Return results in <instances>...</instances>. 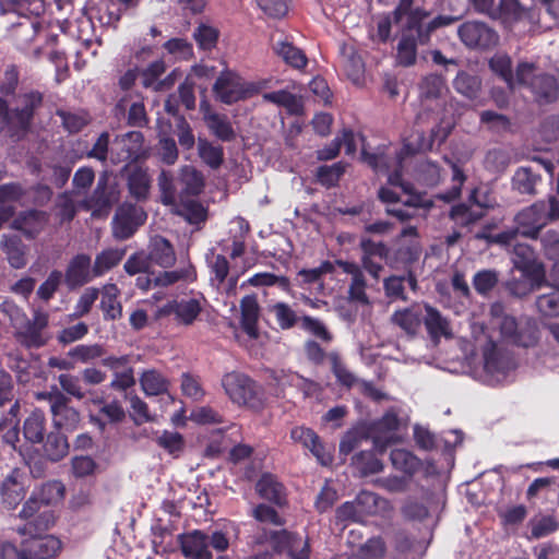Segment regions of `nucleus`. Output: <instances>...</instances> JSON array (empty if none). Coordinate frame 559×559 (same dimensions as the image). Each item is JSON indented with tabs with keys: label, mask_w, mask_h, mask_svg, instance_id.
Segmentation results:
<instances>
[{
	"label": "nucleus",
	"mask_w": 559,
	"mask_h": 559,
	"mask_svg": "<svg viewBox=\"0 0 559 559\" xmlns=\"http://www.w3.org/2000/svg\"><path fill=\"white\" fill-rule=\"evenodd\" d=\"M41 104V94L34 91L17 95L13 107H9L8 102L0 97V122L13 141H21L27 135L35 110Z\"/></svg>",
	"instance_id": "f257e3e1"
},
{
	"label": "nucleus",
	"mask_w": 559,
	"mask_h": 559,
	"mask_svg": "<svg viewBox=\"0 0 559 559\" xmlns=\"http://www.w3.org/2000/svg\"><path fill=\"white\" fill-rule=\"evenodd\" d=\"M546 202L537 201L522 209L514 217L515 227L504 230L496 236V241L511 245L520 234L526 238L536 239L540 230L547 225Z\"/></svg>",
	"instance_id": "f03ea898"
},
{
	"label": "nucleus",
	"mask_w": 559,
	"mask_h": 559,
	"mask_svg": "<svg viewBox=\"0 0 559 559\" xmlns=\"http://www.w3.org/2000/svg\"><path fill=\"white\" fill-rule=\"evenodd\" d=\"M394 24L399 27L400 41L397 44L396 61L403 67L416 62L417 46L426 45L429 40L419 38L421 31L417 26L416 15L399 14L397 5L393 11Z\"/></svg>",
	"instance_id": "7ed1b4c3"
},
{
	"label": "nucleus",
	"mask_w": 559,
	"mask_h": 559,
	"mask_svg": "<svg viewBox=\"0 0 559 559\" xmlns=\"http://www.w3.org/2000/svg\"><path fill=\"white\" fill-rule=\"evenodd\" d=\"M49 313L40 308L33 309L32 318L26 317L13 332L16 342L27 349H38L50 340L48 332Z\"/></svg>",
	"instance_id": "20e7f679"
},
{
	"label": "nucleus",
	"mask_w": 559,
	"mask_h": 559,
	"mask_svg": "<svg viewBox=\"0 0 559 559\" xmlns=\"http://www.w3.org/2000/svg\"><path fill=\"white\" fill-rule=\"evenodd\" d=\"M260 90V84L246 82L231 70L223 71L213 85L216 97L227 105L252 97L258 94Z\"/></svg>",
	"instance_id": "39448f33"
},
{
	"label": "nucleus",
	"mask_w": 559,
	"mask_h": 559,
	"mask_svg": "<svg viewBox=\"0 0 559 559\" xmlns=\"http://www.w3.org/2000/svg\"><path fill=\"white\" fill-rule=\"evenodd\" d=\"M61 549V542L52 536H33L23 550L12 544H4L1 549V559H50Z\"/></svg>",
	"instance_id": "423d86ee"
},
{
	"label": "nucleus",
	"mask_w": 559,
	"mask_h": 559,
	"mask_svg": "<svg viewBox=\"0 0 559 559\" xmlns=\"http://www.w3.org/2000/svg\"><path fill=\"white\" fill-rule=\"evenodd\" d=\"M483 356L485 371L491 384L506 381L516 368L512 354L492 341L484 346Z\"/></svg>",
	"instance_id": "0eeeda50"
},
{
	"label": "nucleus",
	"mask_w": 559,
	"mask_h": 559,
	"mask_svg": "<svg viewBox=\"0 0 559 559\" xmlns=\"http://www.w3.org/2000/svg\"><path fill=\"white\" fill-rule=\"evenodd\" d=\"M222 385L235 404L257 407L261 403L259 386L245 373L237 371L226 373L222 379Z\"/></svg>",
	"instance_id": "6e6552de"
},
{
	"label": "nucleus",
	"mask_w": 559,
	"mask_h": 559,
	"mask_svg": "<svg viewBox=\"0 0 559 559\" xmlns=\"http://www.w3.org/2000/svg\"><path fill=\"white\" fill-rule=\"evenodd\" d=\"M147 218L146 213L140 206L131 203L121 204L112 219V236L117 240H127L131 238L138 228L142 226Z\"/></svg>",
	"instance_id": "1a4fd4ad"
},
{
	"label": "nucleus",
	"mask_w": 559,
	"mask_h": 559,
	"mask_svg": "<svg viewBox=\"0 0 559 559\" xmlns=\"http://www.w3.org/2000/svg\"><path fill=\"white\" fill-rule=\"evenodd\" d=\"M503 337L512 343L530 347L537 342V329L534 320L530 318H520L519 320L512 316H504L502 320L496 322Z\"/></svg>",
	"instance_id": "9d476101"
},
{
	"label": "nucleus",
	"mask_w": 559,
	"mask_h": 559,
	"mask_svg": "<svg viewBox=\"0 0 559 559\" xmlns=\"http://www.w3.org/2000/svg\"><path fill=\"white\" fill-rule=\"evenodd\" d=\"M461 41L468 48L490 49L499 41L497 32L484 22L468 21L457 28Z\"/></svg>",
	"instance_id": "9b49d317"
},
{
	"label": "nucleus",
	"mask_w": 559,
	"mask_h": 559,
	"mask_svg": "<svg viewBox=\"0 0 559 559\" xmlns=\"http://www.w3.org/2000/svg\"><path fill=\"white\" fill-rule=\"evenodd\" d=\"M119 200V191L116 183H109L107 173H103L97 185L88 199H86V207L92 210L94 216H107L111 207Z\"/></svg>",
	"instance_id": "f8f14e48"
},
{
	"label": "nucleus",
	"mask_w": 559,
	"mask_h": 559,
	"mask_svg": "<svg viewBox=\"0 0 559 559\" xmlns=\"http://www.w3.org/2000/svg\"><path fill=\"white\" fill-rule=\"evenodd\" d=\"M143 134L140 131H130L117 135L110 147V162L114 165L138 160L143 153Z\"/></svg>",
	"instance_id": "ddd939ff"
},
{
	"label": "nucleus",
	"mask_w": 559,
	"mask_h": 559,
	"mask_svg": "<svg viewBox=\"0 0 559 559\" xmlns=\"http://www.w3.org/2000/svg\"><path fill=\"white\" fill-rule=\"evenodd\" d=\"M397 12L399 14L405 13L409 16L416 15V19L418 20L417 26L421 31L419 38L424 40H430V36L433 31L439 27L450 25L457 20V17L454 16L439 15L427 21L429 13L419 7H414V0H400L397 3Z\"/></svg>",
	"instance_id": "4468645a"
},
{
	"label": "nucleus",
	"mask_w": 559,
	"mask_h": 559,
	"mask_svg": "<svg viewBox=\"0 0 559 559\" xmlns=\"http://www.w3.org/2000/svg\"><path fill=\"white\" fill-rule=\"evenodd\" d=\"M359 248L361 250V266L373 278L378 280L383 270L382 261L389 254L388 247L381 241L376 242L369 237L362 236L359 241Z\"/></svg>",
	"instance_id": "2eb2a0df"
},
{
	"label": "nucleus",
	"mask_w": 559,
	"mask_h": 559,
	"mask_svg": "<svg viewBox=\"0 0 559 559\" xmlns=\"http://www.w3.org/2000/svg\"><path fill=\"white\" fill-rule=\"evenodd\" d=\"M201 311L202 306L195 298L175 299L162 306L157 311V316L159 318L174 316L178 323L191 325Z\"/></svg>",
	"instance_id": "dca6fc26"
},
{
	"label": "nucleus",
	"mask_w": 559,
	"mask_h": 559,
	"mask_svg": "<svg viewBox=\"0 0 559 559\" xmlns=\"http://www.w3.org/2000/svg\"><path fill=\"white\" fill-rule=\"evenodd\" d=\"M26 474L20 468H13L2 480L0 495L2 502L9 509H15L26 495Z\"/></svg>",
	"instance_id": "f3484780"
},
{
	"label": "nucleus",
	"mask_w": 559,
	"mask_h": 559,
	"mask_svg": "<svg viewBox=\"0 0 559 559\" xmlns=\"http://www.w3.org/2000/svg\"><path fill=\"white\" fill-rule=\"evenodd\" d=\"M52 420L57 428L74 430L80 423V413L69 405V400L62 393L49 394Z\"/></svg>",
	"instance_id": "a211bd4d"
},
{
	"label": "nucleus",
	"mask_w": 559,
	"mask_h": 559,
	"mask_svg": "<svg viewBox=\"0 0 559 559\" xmlns=\"http://www.w3.org/2000/svg\"><path fill=\"white\" fill-rule=\"evenodd\" d=\"M49 222L45 211L28 210L21 212L12 222L11 227L21 231L26 238L33 239L39 235Z\"/></svg>",
	"instance_id": "6ab92c4d"
},
{
	"label": "nucleus",
	"mask_w": 559,
	"mask_h": 559,
	"mask_svg": "<svg viewBox=\"0 0 559 559\" xmlns=\"http://www.w3.org/2000/svg\"><path fill=\"white\" fill-rule=\"evenodd\" d=\"M179 543L183 556L188 559H212L209 550V535L201 531H193L179 535Z\"/></svg>",
	"instance_id": "aec40b11"
},
{
	"label": "nucleus",
	"mask_w": 559,
	"mask_h": 559,
	"mask_svg": "<svg viewBox=\"0 0 559 559\" xmlns=\"http://www.w3.org/2000/svg\"><path fill=\"white\" fill-rule=\"evenodd\" d=\"M272 49L278 58L294 69L302 70L308 63L305 52L286 37L273 39Z\"/></svg>",
	"instance_id": "412c9836"
},
{
	"label": "nucleus",
	"mask_w": 559,
	"mask_h": 559,
	"mask_svg": "<svg viewBox=\"0 0 559 559\" xmlns=\"http://www.w3.org/2000/svg\"><path fill=\"white\" fill-rule=\"evenodd\" d=\"M425 311L426 314L423 320L430 338L435 343H438L441 337L451 338L453 336L450 321L439 310L425 305Z\"/></svg>",
	"instance_id": "4be33fe9"
},
{
	"label": "nucleus",
	"mask_w": 559,
	"mask_h": 559,
	"mask_svg": "<svg viewBox=\"0 0 559 559\" xmlns=\"http://www.w3.org/2000/svg\"><path fill=\"white\" fill-rule=\"evenodd\" d=\"M241 328L250 338H258V321L260 318V306L255 295H247L240 300Z\"/></svg>",
	"instance_id": "5701e85b"
},
{
	"label": "nucleus",
	"mask_w": 559,
	"mask_h": 559,
	"mask_svg": "<svg viewBox=\"0 0 559 559\" xmlns=\"http://www.w3.org/2000/svg\"><path fill=\"white\" fill-rule=\"evenodd\" d=\"M173 212L181 216L191 225L200 228L209 217L207 209L199 201L192 199H183L182 197L173 206Z\"/></svg>",
	"instance_id": "b1692460"
},
{
	"label": "nucleus",
	"mask_w": 559,
	"mask_h": 559,
	"mask_svg": "<svg viewBox=\"0 0 559 559\" xmlns=\"http://www.w3.org/2000/svg\"><path fill=\"white\" fill-rule=\"evenodd\" d=\"M147 254L152 263L163 269L171 267L177 259L173 245L162 236H155L151 239Z\"/></svg>",
	"instance_id": "393cba45"
},
{
	"label": "nucleus",
	"mask_w": 559,
	"mask_h": 559,
	"mask_svg": "<svg viewBox=\"0 0 559 559\" xmlns=\"http://www.w3.org/2000/svg\"><path fill=\"white\" fill-rule=\"evenodd\" d=\"M390 321L403 330L407 335L414 336L423 321V311L419 305L400 309L393 312Z\"/></svg>",
	"instance_id": "a878e982"
},
{
	"label": "nucleus",
	"mask_w": 559,
	"mask_h": 559,
	"mask_svg": "<svg viewBox=\"0 0 559 559\" xmlns=\"http://www.w3.org/2000/svg\"><path fill=\"white\" fill-rule=\"evenodd\" d=\"M91 257L78 254L69 263L66 271V282L70 288L82 286L91 281Z\"/></svg>",
	"instance_id": "bb28decb"
},
{
	"label": "nucleus",
	"mask_w": 559,
	"mask_h": 559,
	"mask_svg": "<svg viewBox=\"0 0 559 559\" xmlns=\"http://www.w3.org/2000/svg\"><path fill=\"white\" fill-rule=\"evenodd\" d=\"M269 540L274 552L281 554L284 551L290 552L293 546H297V542H301V538L286 530L281 531H263L254 537L255 544H263Z\"/></svg>",
	"instance_id": "cd10ccee"
},
{
	"label": "nucleus",
	"mask_w": 559,
	"mask_h": 559,
	"mask_svg": "<svg viewBox=\"0 0 559 559\" xmlns=\"http://www.w3.org/2000/svg\"><path fill=\"white\" fill-rule=\"evenodd\" d=\"M530 88L540 104L552 103L558 98L559 87L556 79L549 74H537L531 83Z\"/></svg>",
	"instance_id": "c85d7f7f"
},
{
	"label": "nucleus",
	"mask_w": 559,
	"mask_h": 559,
	"mask_svg": "<svg viewBox=\"0 0 559 559\" xmlns=\"http://www.w3.org/2000/svg\"><path fill=\"white\" fill-rule=\"evenodd\" d=\"M0 248L13 269H23L27 264L25 245L17 236L2 235Z\"/></svg>",
	"instance_id": "c756f323"
},
{
	"label": "nucleus",
	"mask_w": 559,
	"mask_h": 559,
	"mask_svg": "<svg viewBox=\"0 0 559 559\" xmlns=\"http://www.w3.org/2000/svg\"><path fill=\"white\" fill-rule=\"evenodd\" d=\"M341 57L347 78L353 83L359 84L365 73V64L361 57L357 53L354 46L346 44L341 46Z\"/></svg>",
	"instance_id": "7c9ffc66"
},
{
	"label": "nucleus",
	"mask_w": 559,
	"mask_h": 559,
	"mask_svg": "<svg viewBox=\"0 0 559 559\" xmlns=\"http://www.w3.org/2000/svg\"><path fill=\"white\" fill-rule=\"evenodd\" d=\"M255 487L261 498L277 506H283L286 502L285 488L275 476L271 474H263L258 480Z\"/></svg>",
	"instance_id": "2f4dec72"
},
{
	"label": "nucleus",
	"mask_w": 559,
	"mask_h": 559,
	"mask_svg": "<svg viewBox=\"0 0 559 559\" xmlns=\"http://www.w3.org/2000/svg\"><path fill=\"white\" fill-rule=\"evenodd\" d=\"M356 504L358 506L362 518L377 514H385L391 510L390 502L371 491H361L356 497Z\"/></svg>",
	"instance_id": "473e14b6"
},
{
	"label": "nucleus",
	"mask_w": 559,
	"mask_h": 559,
	"mask_svg": "<svg viewBox=\"0 0 559 559\" xmlns=\"http://www.w3.org/2000/svg\"><path fill=\"white\" fill-rule=\"evenodd\" d=\"M179 181L181 185L179 199L181 195L183 199L199 195L204 188L203 175L192 166H183L180 169Z\"/></svg>",
	"instance_id": "72a5a7b5"
},
{
	"label": "nucleus",
	"mask_w": 559,
	"mask_h": 559,
	"mask_svg": "<svg viewBox=\"0 0 559 559\" xmlns=\"http://www.w3.org/2000/svg\"><path fill=\"white\" fill-rule=\"evenodd\" d=\"M209 130L217 139L229 142L236 138V132L227 116L207 110L203 117Z\"/></svg>",
	"instance_id": "f704fd0d"
},
{
	"label": "nucleus",
	"mask_w": 559,
	"mask_h": 559,
	"mask_svg": "<svg viewBox=\"0 0 559 559\" xmlns=\"http://www.w3.org/2000/svg\"><path fill=\"white\" fill-rule=\"evenodd\" d=\"M44 10V0H0L1 14L13 12L21 16H38Z\"/></svg>",
	"instance_id": "c9c22d12"
},
{
	"label": "nucleus",
	"mask_w": 559,
	"mask_h": 559,
	"mask_svg": "<svg viewBox=\"0 0 559 559\" xmlns=\"http://www.w3.org/2000/svg\"><path fill=\"white\" fill-rule=\"evenodd\" d=\"M447 92L445 79L440 74H428L419 83V97L421 100L441 99Z\"/></svg>",
	"instance_id": "e433bc0d"
},
{
	"label": "nucleus",
	"mask_w": 559,
	"mask_h": 559,
	"mask_svg": "<svg viewBox=\"0 0 559 559\" xmlns=\"http://www.w3.org/2000/svg\"><path fill=\"white\" fill-rule=\"evenodd\" d=\"M43 453L51 462L62 460L69 453L67 437L60 431L49 432L43 445Z\"/></svg>",
	"instance_id": "4c0bfd02"
},
{
	"label": "nucleus",
	"mask_w": 559,
	"mask_h": 559,
	"mask_svg": "<svg viewBox=\"0 0 559 559\" xmlns=\"http://www.w3.org/2000/svg\"><path fill=\"white\" fill-rule=\"evenodd\" d=\"M151 188V178L146 169L141 167L133 168L128 175V189L131 197L138 201H144L148 198Z\"/></svg>",
	"instance_id": "58836bf2"
},
{
	"label": "nucleus",
	"mask_w": 559,
	"mask_h": 559,
	"mask_svg": "<svg viewBox=\"0 0 559 559\" xmlns=\"http://www.w3.org/2000/svg\"><path fill=\"white\" fill-rule=\"evenodd\" d=\"M269 313L273 314L281 330H290L300 325L301 319L297 311L286 302L278 301L267 306Z\"/></svg>",
	"instance_id": "ea45409f"
},
{
	"label": "nucleus",
	"mask_w": 559,
	"mask_h": 559,
	"mask_svg": "<svg viewBox=\"0 0 559 559\" xmlns=\"http://www.w3.org/2000/svg\"><path fill=\"white\" fill-rule=\"evenodd\" d=\"M538 182H540V176L531 167L518 168L512 177V188L521 194L535 195Z\"/></svg>",
	"instance_id": "a19ab883"
},
{
	"label": "nucleus",
	"mask_w": 559,
	"mask_h": 559,
	"mask_svg": "<svg viewBox=\"0 0 559 559\" xmlns=\"http://www.w3.org/2000/svg\"><path fill=\"white\" fill-rule=\"evenodd\" d=\"M453 88L467 99H476L481 90V79L466 71H459L453 80Z\"/></svg>",
	"instance_id": "79ce46f5"
},
{
	"label": "nucleus",
	"mask_w": 559,
	"mask_h": 559,
	"mask_svg": "<svg viewBox=\"0 0 559 559\" xmlns=\"http://www.w3.org/2000/svg\"><path fill=\"white\" fill-rule=\"evenodd\" d=\"M45 429L46 418L45 414L40 409H35L32 412L24 421V437L32 443H40L44 441Z\"/></svg>",
	"instance_id": "37998d69"
},
{
	"label": "nucleus",
	"mask_w": 559,
	"mask_h": 559,
	"mask_svg": "<svg viewBox=\"0 0 559 559\" xmlns=\"http://www.w3.org/2000/svg\"><path fill=\"white\" fill-rule=\"evenodd\" d=\"M263 99L284 107L292 115H299L302 112L304 106L301 98L285 90L265 93L263 95Z\"/></svg>",
	"instance_id": "c03bdc74"
},
{
	"label": "nucleus",
	"mask_w": 559,
	"mask_h": 559,
	"mask_svg": "<svg viewBox=\"0 0 559 559\" xmlns=\"http://www.w3.org/2000/svg\"><path fill=\"white\" fill-rule=\"evenodd\" d=\"M140 384L147 396H157L168 391L167 379L154 369L146 370L141 374Z\"/></svg>",
	"instance_id": "a18cd8bd"
},
{
	"label": "nucleus",
	"mask_w": 559,
	"mask_h": 559,
	"mask_svg": "<svg viewBox=\"0 0 559 559\" xmlns=\"http://www.w3.org/2000/svg\"><path fill=\"white\" fill-rule=\"evenodd\" d=\"M197 147L198 154L204 164L212 169L221 167L224 162V150L221 145H214L209 140L199 138Z\"/></svg>",
	"instance_id": "49530a36"
},
{
	"label": "nucleus",
	"mask_w": 559,
	"mask_h": 559,
	"mask_svg": "<svg viewBox=\"0 0 559 559\" xmlns=\"http://www.w3.org/2000/svg\"><path fill=\"white\" fill-rule=\"evenodd\" d=\"M57 489L58 492L61 490L59 485H45L40 492H34L24 503L19 516L24 520L32 519L36 513L40 511L43 507H47L49 499L45 497L46 491Z\"/></svg>",
	"instance_id": "de8ad7c7"
},
{
	"label": "nucleus",
	"mask_w": 559,
	"mask_h": 559,
	"mask_svg": "<svg viewBox=\"0 0 559 559\" xmlns=\"http://www.w3.org/2000/svg\"><path fill=\"white\" fill-rule=\"evenodd\" d=\"M126 254V249L109 248L103 250L95 258L93 265L94 276H100L119 264Z\"/></svg>",
	"instance_id": "09e8293b"
},
{
	"label": "nucleus",
	"mask_w": 559,
	"mask_h": 559,
	"mask_svg": "<svg viewBox=\"0 0 559 559\" xmlns=\"http://www.w3.org/2000/svg\"><path fill=\"white\" fill-rule=\"evenodd\" d=\"M390 460L394 468L404 472L409 477L418 471L421 465L420 460L405 449L392 450Z\"/></svg>",
	"instance_id": "8fccbe9b"
},
{
	"label": "nucleus",
	"mask_w": 559,
	"mask_h": 559,
	"mask_svg": "<svg viewBox=\"0 0 559 559\" xmlns=\"http://www.w3.org/2000/svg\"><path fill=\"white\" fill-rule=\"evenodd\" d=\"M499 283V272L491 269L480 270L473 276V286L478 295L488 297Z\"/></svg>",
	"instance_id": "3c124183"
},
{
	"label": "nucleus",
	"mask_w": 559,
	"mask_h": 559,
	"mask_svg": "<svg viewBox=\"0 0 559 559\" xmlns=\"http://www.w3.org/2000/svg\"><path fill=\"white\" fill-rule=\"evenodd\" d=\"M300 319L301 322L299 328L305 332L326 344L334 340L332 332H330L328 326L320 319L308 314H301Z\"/></svg>",
	"instance_id": "603ef678"
},
{
	"label": "nucleus",
	"mask_w": 559,
	"mask_h": 559,
	"mask_svg": "<svg viewBox=\"0 0 559 559\" xmlns=\"http://www.w3.org/2000/svg\"><path fill=\"white\" fill-rule=\"evenodd\" d=\"M511 259L514 266L524 273L532 271L536 262L533 248L526 243H514Z\"/></svg>",
	"instance_id": "864d4df0"
},
{
	"label": "nucleus",
	"mask_w": 559,
	"mask_h": 559,
	"mask_svg": "<svg viewBox=\"0 0 559 559\" xmlns=\"http://www.w3.org/2000/svg\"><path fill=\"white\" fill-rule=\"evenodd\" d=\"M157 186L160 191L162 203L168 206L176 205L179 201V192L177 191L173 174L163 169L157 178Z\"/></svg>",
	"instance_id": "5fc2aeb1"
},
{
	"label": "nucleus",
	"mask_w": 559,
	"mask_h": 559,
	"mask_svg": "<svg viewBox=\"0 0 559 559\" xmlns=\"http://www.w3.org/2000/svg\"><path fill=\"white\" fill-rule=\"evenodd\" d=\"M329 361L331 364V370L338 383L347 388H352L358 383V379L347 369L337 350L329 352Z\"/></svg>",
	"instance_id": "6e6d98bb"
},
{
	"label": "nucleus",
	"mask_w": 559,
	"mask_h": 559,
	"mask_svg": "<svg viewBox=\"0 0 559 559\" xmlns=\"http://www.w3.org/2000/svg\"><path fill=\"white\" fill-rule=\"evenodd\" d=\"M526 15L527 11L519 0H500L496 10V17H500L504 23L518 22Z\"/></svg>",
	"instance_id": "4d7b16f0"
},
{
	"label": "nucleus",
	"mask_w": 559,
	"mask_h": 559,
	"mask_svg": "<svg viewBox=\"0 0 559 559\" xmlns=\"http://www.w3.org/2000/svg\"><path fill=\"white\" fill-rule=\"evenodd\" d=\"M352 464L366 476L382 471V462L371 451H361L353 456Z\"/></svg>",
	"instance_id": "13d9d810"
},
{
	"label": "nucleus",
	"mask_w": 559,
	"mask_h": 559,
	"mask_svg": "<svg viewBox=\"0 0 559 559\" xmlns=\"http://www.w3.org/2000/svg\"><path fill=\"white\" fill-rule=\"evenodd\" d=\"M443 159L452 169V187L447 193L441 195V199L447 202H451L461 195L462 187L466 181V175L459 162L451 160L448 157H444Z\"/></svg>",
	"instance_id": "bf43d9fd"
},
{
	"label": "nucleus",
	"mask_w": 559,
	"mask_h": 559,
	"mask_svg": "<svg viewBox=\"0 0 559 559\" xmlns=\"http://www.w3.org/2000/svg\"><path fill=\"white\" fill-rule=\"evenodd\" d=\"M194 277L193 266L188 265L183 269L159 273L154 277V286L167 287L180 281H192Z\"/></svg>",
	"instance_id": "052dcab7"
},
{
	"label": "nucleus",
	"mask_w": 559,
	"mask_h": 559,
	"mask_svg": "<svg viewBox=\"0 0 559 559\" xmlns=\"http://www.w3.org/2000/svg\"><path fill=\"white\" fill-rule=\"evenodd\" d=\"M105 349L99 344H81L72 347L68 352V356L75 361L87 364L97 358L103 357Z\"/></svg>",
	"instance_id": "680f3d73"
},
{
	"label": "nucleus",
	"mask_w": 559,
	"mask_h": 559,
	"mask_svg": "<svg viewBox=\"0 0 559 559\" xmlns=\"http://www.w3.org/2000/svg\"><path fill=\"white\" fill-rule=\"evenodd\" d=\"M116 286L106 287L100 301L105 320H117L122 316V307L117 300Z\"/></svg>",
	"instance_id": "e2e57ef3"
},
{
	"label": "nucleus",
	"mask_w": 559,
	"mask_h": 559,
	"mask_svg": "<svg viewBox=\"0 0 559 559\" xmlns=\"http://www.w3.org/2000/svg\"><path fill=\"white\" fill-rule=\"evenodd\" d=\"M417 177L426 186H437L443 178L440 166L430 159L421 160L416 168Z\"/></svg>",
	"instance_id": "0e129e2a"
},
{
	"label": "nucleus",
	"mask_w": 559,
	"mask_h": 559,
	"mask_svg": "<svg viewBox=\"0 0 559 559\" xmlns=\"http://www.w3.org/2000/svg\"><path fill=\"white\" fill-rule=\"evenodd\" d=\"M538 311L545 317L559 316V289L552 288L549 293L542 294L536 299Z\"/></svg>",
	"instance_id": "69168bd1"
},
{
	"label": "nucleus",
	"mask_w": 559,
	"mask_h": 559,
	"mask_svg": "<svg viewBox=\"0 0 559 559\" xmlns=\"http://www.w3.org/2000/svg\"><path fill=\"white\" fill-rule=\"evenodd\" d=\"M490 69L501 76V79L509 85L510 88L513 87L514 78L512 73V61L510 57L507 55H495L489 60Z\"/></svg>",
	"instance_id": "338daca9"
},
{
	"label": "nucleus",
	"mask_w": 559,
	"mask_h": 559,
	"mask_svg": "<svg viewBox=\"0 0 559 559\" xmlns=\"http://www.w3.org/2000/svg\"><path fill=\"white\" fill-rule=\"evenodd\" d=\"M346 164L338 162L330 166H320L317 170L318 181L325 187L335 186L344 175Z\"/></svg>",
	"instance_id": "774afa93"
}]
</instances>
